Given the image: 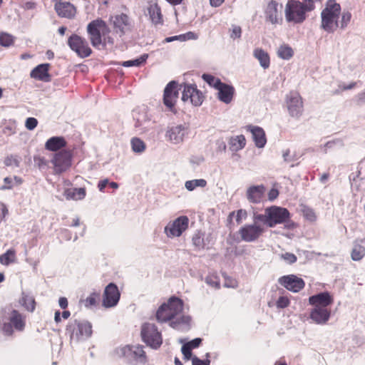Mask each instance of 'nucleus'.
Listing matches in <instances>:
<instances>
[{
	"mask_svg": "<svg viewBox=\"0 0 365 365\" xmlns=\"http://www.w3.org/2000/svg\"><path fill=\"white\" fill-rule=\"evenodd\" d=\"M201 342L202 339L200 338H195L191 340L190 341L186 343L185 344H188L189 347H190L192 349L198 347Z\"/></svg>",
	"mask_w": 365,
	"mask_h": 365,
	"instance_id": "nucleus-58",
	"label": "nucleus"
},
{
	"mask_svg": "<svg viewBox=\"0 0 365 365\" xmlns=\"http://www.w3.org/2000/svg\"><path fill=\"white\" fill-rule=\"evenodd\" d=\"M4 182L5 183L4 185L1 186V190H9V189H11L12 188V185H11V182H12V179L9 177H6L4 179Z\"/></svg>",
	"mask_w": 365,
	"mask_h": 365,
	"instance_id": "nucleus-59",
	"label": "nucleus"
},
{
	"mask_svg": "<svg viewBox=\"0 0 365 365\" xmlns=\"http://www.w3.org/2000/svg\"><path fill=\"white\" fill-rule=\"evenodd\" d=\"M114 31L120 36L131 29L132 25L129 17L124 14L115 15L111 17Z\"/></svg>",
	"mask_w": 365,
	"mask_h": 365,
	"instance_id": "nucleus-18",
	"label": "nucleus"
},
{
	"mask_svg": "<svg viewBox=\"0 0 365 365\" xmlns=\"http://www.w3.org/2000/svg\"><path fill=\"white\" fill-rule=\"evenodd\" d=\"M134 118L135 119V127L138 131L142 133L148 130L150 118L145 110L136 113Z\"/></svg>",
	"mask_w": 365,
	"mask_h": 365,
	"instance_id": "nucleus-27",
	"label": "nucleus"
},
{
	"mask_svg": "<svg viewBox=\"0 0 365 365\" xmlns=\"http://www.w3.org/2000/svg\"><path fill=\"white\" fill-rule=\"evenodd\" d=\"M361 243V241L359 242L358 240L354 242L351 252V257L354 261H360L365 256V247H364Z\"/></svg>",
	"mask_w": 365,
	"mask_h": 365,
	"instance_id": "nucleus-35",
	"label": "nucleus"
},
{
	"mask_svg": "<svg viewBox=\"0 0 365 365\" xmlns=\"http://www.w3.org/2000/svg\"><path fill=\"white\" fill-rule=\"evenodd\" d=\"M131 148L133 152L141 153L145 151L146 148L145 143L138 138H133L130 140Z\"/></svg>",
	"mask_w": 365,
	"mask_h": 365,
	"instance_id": "nucleus-39",
	"label": "nucleus"
},
{
	"mask_svg": "<svg viewBox=\"0 0 365 365\" xmlns=\"http://www.w3.org/2000/svg\"><path fill=\"white\" fill-rule=\"evenodd\" d=\"M315 9V4L313 0L289 1L285 7V18L287 21L294 24H302L307 19V12Z\"/></svg>",
	"mask_w": 365,
	"mask_h": 365,
	"instance_id": "nucleus-4",
	"label": "nucleus"
},
{
	"mask_svg": "<svg viewBox=\"0 0 365 365\" xmlns=\"http://www.w3.org/2000/svg\"><path fill=\"white\" fill-rule=\"evenodd\" d=\"M72 153L70 150H63L53 155L51 163L56 174L66 171L71 166Z\"/></svg>",
	"mask_w": 365,
	"mask_h": 365,
	"instance_id": "nucleus-10",
	"label": "nucleus"
},
{
	"mask_svg": "<svg viewBox=\"0 0 365 365\" xmlns=\"http://www.w3.org/2000/svg\"><path fill=\"white\" fill-rule=\"evenodd\" d=\"M210 361L207 359L205 360H201L197 356H194L192 358V365H210Z\"/></svg>",
	"mask_w": 365,
	"mask_h": 365,
	"instance_id": "nucleus-55",
	"label": "nucleus"
},
{
	"mask_svg": "<svg viewBox=\"0 0 365 365\" xmlns=\"http://www.w3.org/2000/svg\"><path fill=\"white\" fill-rule=\"evenodd\" d=\"M279 195V192L277 189L272 188L268 193V198L270 201L275 200Z\"/></svg>",
	"mask_w": 365,
	"mask_h": 365,
	"instance_id": "nucleus-60",
	"label": "nucleus"
},
{
	"mask_svg": "<svg viewBox=\"0 0 365 365\" xmlns=\"http://www.w3.org/2000/svg\"><path fill=\"white\" fill-rule=\"evenodd\" d=\"M38 125V120L35 118H28L25 123L26 128L29 130H34Z\"/></svg>",
	"mask_w": 365,
	"mask_h": 365,
	"instance_id": "nucleus-52",
	"label": "nucleus"
},
{
	"mask_svg": "<svg viewBox=\"0 0 365 365\" xmlns=\"http://www.w3.org/2000/svg\"><path fill=\"white\" fill-rule=\"evenodd\" d=\"M14 43V37L11 34L5 32L0 34V45L4 47H9Z\"/></svg>",
	"mask_w": 365,
	"mask_h": 365,
	"instance_id": "nucleus-47",
	"label": "nucleus"
},
{
	"mask_svg": "<svg viewBox=\"0 0 365 365\" xmlns=\"http://www.w3.org/2000/svg\"><path fill=\"white\" fill-rule=\"evenodd\" d=\"M279 282L287 289L293 292H298L304 287V282L294 274L283 276L279 279Z\"/></svg>",
	"mask_w": 365,
	"mask_h": 365,
	"instance_id": "nucleus-19",
	"label": "nucleus"
},
{
	"mask_svg": "<svg viewBox=\"0 0 365 365\" xmlns=\"http://www.w3.org/2000/svg\"><path fill=\"white\" fill-rule=\"evenodd\" d=\"M286 103L289 115L299 118L303 112V102L300 95L297 92H290L287 96Z\"/></svg>",
	"mask_w": 365,
	"mask_h": 365,
	"instance_id": "nucleus-13",
	"label": "nucleus"
},
{
	"mask_svg": "<svg viewBox=\"0 0 365 365\" xmlns=\"http://www.w3.org/2000/svg\"><path fill=\"white\" fill-rule=\"evenodd\" d=\"M86 195L84 187L80 188H66L63 191V197L67 200H83Z\"/></svg>",
	"mask_w": 365,
	"mask_h": 365,
	"instance_id": "nucleus-33",
	"label": "nucleus"
},
{
	"mask_svg": "<svg viewBox=\"0 0 365 365\" xmlns=\"http://www.w3.org/2000/svg\"><path fill=\"white\" fill-rule=\"evenodd\" d=\"M187 127L185 125H175L168 128L166 137L173 144H179L187 134Z\"/></svg>",
	"mask_w": 365,
	"mask_h": 365,
	"instance_id": "nucleus-20",
	"label": "nucleus"
},
{
	"mask_svg": "<svg viewBox=\"0 0 365 365\" xmlns=\"http://www.w3.org/2000/svg\"><path fill=\"white\" fill-rule=\"evenodd\" d=\"M52 1L55 2L54 9L60 17L67 19H72L74 17L76 10L72 4L63 0Z\"/></svg>",
	"mask_w": 365,
	"mask_h": 365,
	"instance_id": "nucleus-21",
	"label": "nucleus"
},
{
	"mask_svg": "<svg viewBox=\"0 0 365 365\" xmlns=\"http://www.w3.org/2000/svg\"><path fill=\"white\" fill-rule=\"evenodd\" d=\"M264 229L262 226L255 223L251 225H245L242 226L239 233L242 240L251 242L256 241L264 232Z\"/></svg>",
	"mask_w": 365,
	"mask_h": 365,
	"instance_id": "nucleus-14",
	"label": "nucleus"
},
{
	"mask_svg": "<svg viewBox=\"0 0 365 365\" xmlns=\"http://www.w3.org/2000/svg\"><path fill=\"white\" fill-rule=\"evenodd\" d=\"M192 349L189 347L188 344H184L182 346L181 351L186 360H189L192 356Z\"/></svg>",
	"mask_w": 365,
	"mask_h": 365,
	"instance_id": "nucleus-54",
	"label": "nucleus"
},
{
	"mask_svg": "<svg viewBox=\"0 0 365 365\" xmlns=\"http://www.w3.org/2000/svg\"><path fill=\"white\" fill-rule=\"evenodd\" d=\"M341 5L336 0H327L321 11L320 28L328 34L334 33L339 28Z\"/></svg>",
	"mask_w": 365,
	"mask_h": 365,
	"instance_id": "nucleus-3",
	"label": "nucleus"
},
{
	"mask_svg": "<svg viewBox=\"0 0 365 365\" xmlns=\"http://www.w3.org/2000/svg\"><path fill=\"white\" fill-rule=\"evenodd\" d=\"M202 79L210 86L215 88V89L220 85L222 83L221 80L218 78L215 77L212 75L204 73L202 76Z\"/></svg>",
	"mask_w": 365,
	"mask_h": 365,
	"instance_id": "nucleus-44",
	"label": "nucleus"
},
{
	"mask_svg": "<svg viewBox=\"0 0 365 365\" xmlns=\"http://www.w3.org/2000/svg\"><path fill=\"white\" fill-rule=\"evenodd\" d=\"M147 11L152 23L157 25H162L163 23L161 9L155 2H150L147 7Z\"/></svg>",
	"mask_w": 365,
	"mask_h": 365,
	"instance_id": "nucleus-29",
	"label": "nucleus"
},
{
	"mask_svg": "<svg viewBox=\"0 0 365 365\" xmlns=\"http://www.w3.org/2000/svg\"><path fill=\"white\" fill-rule=\"evenodd\" d=\"M19 304L27 311L33 312L35 310L36 302L33 296L22 292L21 297L19 299Z\"/></svg>",
	"mask_w": 365,
	"mask_h": 365,
	"instance_id": "nucleus-37",
	"label": "nucleus"
},
{
	"mask_svg": "<svg viewBox=\"0 0 365 365\" xmlns=\"http://www.w3.org/2000/svg\"><path fill=\"white\" fill-rule=\"evenodd\" d=\"M148 58L147 54H143L138 58L128 60L125 61H123L121 65L124 67H131V66H140L141 64L145 63Z\"/></svg>",
	"mask_w": 365,
	"mask_h": 365,
	"instance_id": "nucleus-42",
	"label": "nucleus"
},
{
	"mask_svg": "<svg viewBox=\"0 0 365 365\" xmlns=\"http://www.w3.org/2000/svg\"><path fill=\"white\" fill-rule=\"evenodd\" d=\"M4 163L6 166L15 165L16 167H19L20 163V158L17 155H9L5 158Z\"/></svg>",
	"mask_w": 365,
	"mask_h": 365,
	"instance_id": "nucleus-50",
	"label": "nucleus"
},
{
	"mask_svg": "<svg viewBox=\"0 0 365 365\" xmlns=\"http://www.w3.org/2000/svg\"><path fill=\"white\" fill-rule=\"evenodd\" d=\"M66 141L63 137L54 136L47 140L45 143V148L50 151H57L66 147Z\"/></svg>",
	"mask_w": 365,
	"mask_h": 365,
	"instance_id": "nucleus-32",
	"label": "nucleus"
},
{
	"mask_svg": "<svg viewBox=\"0 0 365 365\" xmlns=\"http://www.w3.org/2000/svg\"><path fill=\"white\" fill-rule=\"evenodd\" d=\"M99 298V294L93 292L88 296L85 300V306L91 307L96 304L97 299Z\"/></svg>",
	"mask_w": 365,
	"mask_h": 365,
	"instance_id": "nucleus-51",
	"label": "nucleus"
},
{
	"mask_svg": "<svg viewBox=\"0 0 365 365\" xmlns=\"http://www.w3.org/2000/svg\"><path fill=\"white\" fill-rule=\"evenodd\" d=\"M282 5H279L275 1H271L266 9L265 14L266 19L273 24H277L282 21V18L279 14V8L281 9Z\"/></svg>",
	"mask_w": 365,
	"mask_h": 365,
	"instance_id": "nucleus-26",
	"label": "nucleus"
},
{
	"mask_svg": "<svg viewBox=\"0 0 365 365\" xmlns=\"http://www.w3.org/2000/svg\"><path fill=\"white\" fill-rule=\"evenodd\" d=\"M269 207H267L264 210V214H255L254 221L257 224V222H262L269 227V220L268 217Z\"/></svg>",
	"mask_w": 365,
	"mask_h": 365,
	"instance_id": "nucleus-48",
	"label": "nucleus"
},
{
	"mask_svg": "<svg viewBox=\"0 0 365 365\" xmlns=\"http://www.w3.org/2000/svg\"><path fill=\"white\" fill-rule=\"evenodd\" d=\"M253 55L259 61L260 66L264 69L269 68L270 64V59L267 52L262 48H256L254 50Z\"/></svg>",
	"mask_w": 365,
	"mask_h": 365,
	"instance_id": "nucleus-34",
	"label": "nucleus"
},
{
	"mask_svg": "<svg viewBox=\"0 0 365 365\" xmlns=\"http://www.w3.org/2000/svg\"><path fill=\"white\" fill-rule=\"evenodd\" d=\"M230 37L235 40L240 38L242 36V29L240 26L232 24L229 29Z\"/></svg>",
	"mask_w": 365,
	"mask_h": 365,
	"instance_id": "nucleus-49",
	"label": "nucleus"
},
{
	"mask_svg": "<svg viewBox=\"0 0 365 365\" xmlns=\"http://www.w3.org/2000/svg\"><path fill=\"white\" fill-rule=\"evenodd\" d=\"M68 44L81 58H86L91 54L92 51L87 41L76 34H73L68 38Z\"/></svg>",
	"mask_w": 365,
	"mask_h": 365,
	"instance_id": "nucleus-12",
	"label": "nucleus"
},
{
	"mask_svg": "<svg viewBox=\"0 0 365 365\" xmlns=\"http://www.w3.org/2000/svg\"><path fill=\"white\" fill-rule=\"evenodd\" d=\"M178 83L175 81H170L165 87L163 95L164 104L173 111L179 94Z\"/></svg>",
	"mask_w": 365,
	"mask_h": 365,
	"instance_id": "nucleus-17",
	"label": "nucleus"
},
{
	"mask_svg": "<svg viewBox=\"0 0 365 365\" xmlns=\"http://www.w3.org/2000/svg\"><path fill=\"white\" fill-rule=\"evenodd\" d=\"M66 331L71 341H83L91 336L92 326L88 322L75 319L69 322Z\"/></svg>",
	"mask_w": 365,
	"mask_h": 365,
	"instance_id": "nucleus-6",
	"label": "nucleus"
},
{
	"mask_svg": "<svg viewBox=\"0 0 365 365\" xmlns=\"http://www.w3.org/2000/svg\"><path fill=\"white\" fill-rule=\"evenodd\" d=\"M192 242L197 250L208 249L212 244V237L210 234L206 235L204 232H197L193 235Z\"/></svg>",
	"mask_w": 365,
	"mask_h": 365,
	"instance_id": "nucleus-24",
	"label": "nucleus"
},
{
	"mask_svg": "<svg viewBox=\"0 0 365 365\" xmlns=\"http://www.w3.org/2000/svg\"><path fill=\"white\" fill-rule=\"evenodd\" d=\"M309 302L314 307H328L333 303V298L329 292H324L311 296Z\"/></svg>",
	"mask_w": 365,
	"mask_h": 365,
	"instance_id": "nucleus-25",
	"label": "nucleus"
},
{
	"mask_svg": "<svg viewBox=\"0 0 365 365\" xmlns=\"http://www.w3.org/2000/svg\"><path fill=\"white\" fill-rule=\"evenodd\" d=\"M143 345H127L118 349V354L120 356L134 361L136 364H145L147 362V356L143 350Z\"/></svg>",
	"mask_w": 365,
	"mask_h": 365,
	"instance_id": "nucleus-8",
	"label": "nucleus"
},
{
	"mask_svg": "<svg viewBox=\"0 0 365 365\" xmlns=\"http://www.w3.org/2000/svg\"><path fill=\"white\" fill-rule=\"evenodd\" d=\"M352 15L351 13L348 10H344L342 12L341 11L340 21L339 28L341 30H344L349 25L351 21Z\"/></svg>",
	"mask_w": 365,
	"mask_h": 365,
	"instance_id": "nucleus-40",
	"label": "nucleus"
},
{
	"mask_svg": "<svg viewBox=\"0 0 365 365\" xmlns=\"http://www.w3.org/2000/svg\"><path fill=\"white\" fill-rule=\"evenodd\" d=\"M189 219L187 216H180L168 223L165 233L170 237H180L188 227Z\"/></svg>",
	"mask_w": 365,
	"mask_h": 365,
	"instance_id": "nucleus-11",
	"label": "nucleus"
},
{
	"mask_svg": "<svg viewBox=\"0 0 365 365\" xmlns=\"http://www.w3.org/2000/svg\"><path fill=\"white\" fill-rule=\"evenodd\" d=\"M216 90H217V97L221 102L225 104L232 102L235 95V88L232 86L222 82Z\"/></svg>",
	"mask_w": 365,
	"mask_h": 365,
	"instance_id": "nucleus-23",
	"label": "nucleus"
},
{
	"mask_svg": "<svg viewBox=\"0 0 365 365\" xmlns=\"http://www.w3.org/2000/svg\"><path fill=\"white\" fill-rule=\"evenodd\" d=\"M174 41H185V37L182 35L173 36L170 37H167L164 39V43H170Z\"/></svg>",
	"mask_w": 365,
	"mask_h": 365,
	"instance_id": "nucleus-57",
	"label": "nucleus"
},
{
	"mask_svg": "<svg viewBox=\"0 0 365 365\" xmlns=\"http://www.w3.org/2000/svg\"><path fill=\"white\" fill-rule=\"evenodd\" d=\"M109 183L108 179H104L98 182V187L101 192H103L106 186Z\"/></svg>",
	"mask_w": 365,
	"mask_h": 365,
	"instance_id": "nucleus-62",
	"label": "nucleus"
},
{
	"mask_svg": "<svg viewBox=\"0 0 365 365\" xmlns=\"http://www.w3.org/2000/svg\"><path fill=\"white\" fill-rule=\"evenodd\" d=\"M302 212L304 218L310 222H314L317 220L316 214L313 209L307 206H302Z\"/></svg>",
	"mask_w": 365,
	"mask_h": 365,
	"instance_id": "nucleus-46",
	"label": "nucleus"
},
{
	"mask_svg": "<svg viewBox=\"0 0 365 365\" xmlns=\"http://www.w3.org/2000/svg\"><path fill=\"white\" fill-rule=\"evenodd\" d=\"M268 217L269 220V227H273L277 224L287 223L288 228H293L294 223L288 222L290 218V212L287 208L271 206L269 207Z\"/></svg>",
	"mask_w": 365,
	"mask_h": 365,
	"instance_id": "nucleus-9",
	"label": "nucleus"
},
{
	"mask_svg": "<svg viewBox=\"0 0 365 365\" xmlns=\"http://www.w3.org/2000/svg\"><path fill=\"white\" fill-rule=\"evenodd\" d=\"M289 304V299L285 297H280L277 301V305L279 308H285Z\"/></svg>",
	"mask_w": 365,
	"mask_h": 365,
	"instance_id": "nucleus-56",
	"label": "nucleus"
},
{
	"mask_svg": "<svg viewBox=\"0 0 365 365\" xmlns=\"http://www.w3.org/2000/svg\"><path fill=\"white\" fill-rule=\"evenodd\" d=\"M250 130L252 133L255 145L259 148H264L267 143L264 130L258 126H250Z\"/></svg>",
	"mask_w": 365,
	"mask_h": 365,
	"instance_id": "nucleus-31",
	"label": "nucleus"
},
{
	"mask_svg": "<svg viewBox=\"0 0 365 365\" xmlns=\"http://www.w3.org/2000/svg\"><path fill=\"white\" fill-rule=\"evenodd\" d=\"M16 252L14 250H9L4 254L0 255V263L4 265H9L14 262Z\"/></svg>",
	"mask_w": 365,
	"mask_h": 365,
	"instance_id": "nucleus-41",
	"label": "nucleus"
},
{
	"mask_svg": "<svg viewBox=\"0 0 365 365\" xmlns=\"http://www.w3.org/2000/svg\"><path fill=\"white\" fill-rule=\"evenodd\" d=\"M247 216V212L245 210H239L237 212L236 220L238 223H240L242 218H245Z\"/></svg>",
	"mask_w": 365,
	"mask_h": 365,
	"instance_id": "nucleus-61",
	"label": "nucleus"
},
{
	"mask_svg": "<svg viewBox=\"0 0 365 365\" xmlns=\"http://www.w3.org/2000/svg\"><path fill=\"white\" fill-rule=\"evenodd\" d=\"M217 150L219 151H225L227 146H226L225 143L223 140H217Z\"/></svg>",
	"mask_w": 365,
	"mask_h": 365,
	"instance_id": "nucleus-63",
	"label": "nucleus"
},
{
	"mask_svg": "<svg viewBox=\"0 0 365 365\" xmlns=\"http://www.w3.org/2000/svg\"><path fill=\"white\" fill-rule=\"evenodd\" d=\"M205 282L210 287L219 289L220 287V279L215 273H210L205 277Z\"/></svg>",
	"mask_w": 365,
	"mask_h": 365,
	"instance_id": "nucleus-45",
	"label": "nucleus"
},
{
	"mask_svg": "<svg viewBox=\"0 0 365 365\" xmlns=\"http://www.w3.org/2000/svg\"><path fill=\"white\" fill-rule=\"evenodd\" d=\"M230 149L237 152L242 150L246 145V140L243 135L231 137L229 140Z\"/></svg>",
	"mask_w": 365,
	"mask_h": 365,
	"instance_id": "nucleus-36",
	"label": "nucleus"
},
{
	"mask_svg": "<svg viewBox=\"0 0 365 365\" xmlns=\"http://www.w3.org/2000/svg\"><path fill=\"white\" fill-rule=\"evenodd\" d=\"M120 297L117 285L113 282L109 283L105 288L102 304L106 308L113 307L118 303Z\"/></svg>",
	"mask_w": 365,
	"mask_h": 365,
	"instance_id": "nucleus-15",
	"label": "nucleus"
},
{
	"mask_svg": "<svg viewBox=\"0 0 365 365\" xmlns=\"http://www.w3.org/2000/svg\"><path fill=\"white\" fill-rule=\"evenodd\" d=\"M50 65L42 63L35 67L31 72V77L43 82H48L51 80L48 73Z\"/></svg>",
	"mask_w": 365,
	"mask_h": 365,
	"instance_id": "nucleus-28",
	"label": "nucleus"
},
{
	"mask_svg": "<svg viewBox=\"0 0 365 365\" xmlns=\"http://www.w3.org/2000/svg\"><path fill=\"white\" fill-rule=\"evenodd\" d=\"M87 32L92 46L99 48L101 46H105V42L103 41V36H105L110 32L109 28L106 22L98 19L91 21L87 26Z\"/></svg>",
	"mask_w": 365,
	"mask_h": 365,
	"instance_id": "nucleus-5",
	"label": "nucleus"
},
{
	"mask_svg": "<svg viewBox=\"0 0 365 365\" xmlns=\"http://www.w3.org/2000/svg\"><path fill=\"white\" fill-rule=\"evenodd\" d=\"M331 317V310L328 307H314L309 314V318L317 324H326Z\"/></svg>",
	"mask_w": 365,
	"mask_h": 365,
	"instance_id": "nucleus-22",
	"label": "nucleus"
},
{
	"mask_svg": "<svg viewBox=\"0 0 365 365\" xmlns=\"http://www.w3.org/2000/svg\"><path fill=\"white\" fill-rule=\"evenodd\" d=\"M182 101L190 102L195 106H199L202 103V93L197 90L195 85H185L182 95Z\"/></svg>",
	"mask_w": 365,
	"mask_h": 365,
	"instance_id": "nucleus-16",
	"label": "nucleus"
},
{
	"mask_svg": "<svg viewBox=\"0 0 365 365\" xmlns=\"http://www.w3.org/2000/svg\"><path fill=\"white\" fill-rule=\"evenodd\" d=\"M207 185V181L205 179H195L187 180L185 182V187L188 191H193L197 187H205Z\"/></svg>",
	"mask_w": 365,
	"mask_h": 365,
	"instance_id": "nucleus-38",
	"label": "nucleus"
},
{
	"mask_svg": "<svg viewBox=\"0 0 365 365\" xmlns=\"http://www.w3.org/2000/svg\"><path fill=\"white\" fill-rule=\"evenodd\" d=\"M278 56L282 59L288 60L293 56L292 48L287 46H281L277 51Z\"/></svg>",
	"mask_w": 365,
	"mask_h": 365,
	"instance_id": "nucleus-43",
	"label": "nucleus"
},
{
	"mask_svg": "<svg viewBox=\"0 0 365 365\" xmlns=\"http://www.w3.org/2000/svg\"><path fill=\"white\" fill-rule=\"evenodd\" d=\"M281 258L289 264H293L297 261V257L294 254L289 252L282 254Z\"/></svg>",
	"mask_w": 365,
	"mask_h": 365,
	"instance_id": "nucleus-53",
	"label": "nucleus"
},
{
	"mask_svg": "<svg viewBox=\"0 0 365 365\" xmlns=\"http://www.w3.org/2000/svg\"><path fill=\"white\" fill-rule=\"evenodd\" d=\"M58 303L61 309H66L68 306V300L66 297H61Z\"/></svg>",
	"mask_w": 365,
	"mask_h": 365,
	"instance_id": "nucleus-64",
	"label": "nucleus"
},
{
	"mask_svg": "<svg viewBox=\"0 0 365 365\" xmlns=\"http://www.w3.org/2000/svg\"><path fill=\"white\" fill-rule=\"evenodd\" d=\"M26 322V315L11 306L0 312V330L6 336H12L14 331H23Z\"/></svg>",
	"mask_w": 365,
	"mask_h": 365,
	"instance_id": "nucleus-2",
	"label": "nucleus"
},
{
	"mask_svg": "<svg viewBox=\"0 0 365 365\" xmlns=\"http://www.w3.org/2000/svg\"><path fill=\"white\" fill-rule=\"evenodd\" d=\"M265 191L264 185H253L247 190V200L252 203H258L261 201Z\"/></svg>",
	"mask_w": 365,
	"mask_h": 365,
	"instance_id": "nucleus-30",
	"label": "nucleus"
},
{
	"mask_svg": "<svg viewBox=\"0 0 365 365\" xmlns=\"http://www.w3.org/2000/svg\"><path fill=\"white\" fill-rule=\"evenodd\" d=\"M183 302L176 297H171L167 303L163 304L156 312V319L159 322L170 321V325L180 329L182 326L190 323L189 316L182 315Z\"/></svg>",
	"mask_w": 365,
	"mask_h": 365,
	"instance_id": "nucleus-1",
	"label": "nucleus"
},
{
	"mask_svg": "<svg viewBox=\"0 0 365 365\" xmlns=\"http://www.w3.org/2000/svg\"><path fill=\"white\" fill-rule=\"evenodd\" d=\"M143 341L154 349H158L162 343L163 338L158 327L152 323H145L141 327L140 331Z\"/></svg>",
	"mask_w": 365,
	"mask_h": 365,
	"instance_id": "nucleus-7",
	"label": "nucleus"
}]
</instances>
